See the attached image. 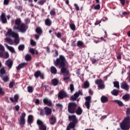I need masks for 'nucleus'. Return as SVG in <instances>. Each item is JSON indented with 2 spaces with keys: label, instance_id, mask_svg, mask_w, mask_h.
<instances>
[{
  "label": "nucleus",
  "instance_id": "1a4fd4ad",
  "mask_svg": "<svg viewBox=\"0 0 130 130\" xmlns=\"http://www.w3.org/2000/svg\"><path fill=\"white\" fill-rule=\"evenodd\" d=\"M80 95H83L82 91L79 90L77 92H76L73 95H72L70 98L71 101H76L77 98H79Z\"/></svg>",
  "mask_w": 130,
  "mask_h": 130
},
{
  "label": "nucleus",
  "instance_id": "69168bd1",
  "mask_svg": "<svg viewBox=\"0 0 130 130\" xmlns=\"http://www.w3.org/2000/svg\"><path fill=\"white\" fill-rule=\"evenodd\" d=\"M39 103H40V101L39 100V99H37L36 100L35 104H36L37 105H39Z\"/></svg>",
  "mask_w": 130,
  "mask_h": 130
},
{
  "label": "nucleus",
  "instance_id": "e2e57ef3",
  "mask_svg": "<svg viewBox=\"0 0 130 130\" xmlns=\"http://www.w3.org/2000/svg\"><path fill=\"white\" fill-rule=\"evenodd\" d=\"M56 106L58 107V108H62V105L60 104H56Z\"/></svg>",
  "mask_w": 130,
  "mask_h": 130
},
{
  "label": "nucleus",
  "instance_id": "0eeeda50",
  "mask_svg": "<svg viewBox=\"0 0 130 130\" xmlns=\"http://www.w3.org/2000/svg\"><path fill=\"white\" fill-rule=\"evenodd\" d=\"M77 106L78 105L76 103H69L68 104V112L71 114L75 113V112H76V109H77Z\"/></svg>",
  "mask_w": 130,
  "mask_h": 130
},
{
  "label": "nucleus",
  "instance_id": "0e129e2a",
  "mask_svg": "<svg viewBox=\"0 0 130 130\" xmlns=\"http://www.w3.org/2000/svg\"><path fill=\"white\" fill-rule=\"evenodd\" d=\"M15 9L18 10V11H21V10H22V7H21L20 6H16L15 7Z\"/></svg>",
  "mask_w": 130,
  "mask_h": 130
},
{
  "label": "nucleus",
  "instance_id": "412c9836",
  "mask_svg": "<svg viewBox=\"0 0 130 130\" xmlns=\"http://www.w3.org/2000/svg\"><path fill=\"white\" fill-rule=\"evenodd\" d=\"M50 123L52 125H53L56 123V118H55V116H52L50 117Z\"/></svg>",
  "mask_w": 130,
  "mask_h": 130
},
{
  "label": "nucleus",
  "instance_id": "ddd939ff",
  "mask_svg": "<svg viewBox=\"0 0 130 130\" xmlns=\"http://www.w3.org/2000/svg\"><path fill=\"white\" fill-rule=\"evenodd\" d=\"M34 77L36 79H38V78H40L42 80H44V74L41 73L40 71H36L34 74Z\"/></svg>",
  "mask_w": 130,
  "mask_h": 130
},
{
  "label": "nucleus",
  "instance_id": "9d476101",
  "mask_svg": "<svg viewBox=\"0 0 130 130\" xmlns=\"http://www.w3.org/2000/svg\"><path fill=\"white\" fill-rule=\"evenodd\" d=\"M25 117H26V113H22L20 117L19 124L20 125H25V124L26 123V119H25Z\"/></svg>",
  "mask_w": 130,
  "mask_h": 130
},
{
  "label": "nucleus",
  "instance_id": "b1692460",
  "mask_svg": "<svg viewBox=\"0 0 130 130\" xmlns=\"http://www.w3.org/2000/svg\"><path fill=\"white\" fill-rule=\"evenodd\" d=\"M27 66V63H21L18 65V67H16V69L17 70V71H19V70H21V69H23V68H25Z\"/></svg>",
  "mask_w": 130,
  "mask_h": 130
},
{
  "label": "nucleus",
  "instance_id": "f704fd0d",
  "mask_svg": "<svg viewBox=\"0 0 130 130\" xmlns=\"http://www.w3.org/2000/svg\"><path fill=\"white\" fill-rule=\"evenodd\" d=\"M129 98L130 96L128 93L122 96V99H123V100H126V101H128V100H129Z\"/></svg>",
  "mask_w": 130,
  "mask_h": 130
},
{
  "label": "nucleus",
  "instance_id": "2eb2a0df",
  "mask_svg": "<svg viewBox=\"0 0 130 130\" xmlns=\"http://www.w3.org/2000/svg\"><path fill=\"white\" fill-rule=\"evenodd\" d=\"M43 103L49 107H51L52 106V102L50 100H48L47 98H45L43 99Z\"/></svg>",
  "mask_w": 130,
  "mask_h": 130
},
{
  "label": "nucleus",
  "instance_id": "58836bf2",
  "mask_svg": "<svg viewBox=\"0 0 130 130\" xmlns=\"http://www.w3.org/2000/svg\"><path fill=\"white\" fill-rule=\"evenodd\" d=\"M114 87L117 88V89H119V82L118 81H114L113 82Z\"/></svg>",
  "mask_w": 130,
  "mask_h": 130
},
{
  "label": "nucleus",
  "instance_id": "603ef678",
  "mask_svg": "<svg viewBox=\"0 0 130 130\" xmlns=\"http://www.w3.org/2000/svg\"><path fill=\"white\" fill-rule=\"evenodd\" d=\"M18 100H19V95L18 94H15L14 95L15 102H18Z\"/></svg>",
  "mask_w": 130,
  "mask_h": 130
},
{
  "label": "nucleus",
  "instance_id": "f8f14e48",
  "mask_svg": "<svg viewBox=\"0 0 130 130\" xmlns=\"http://www.w3.org/2000/svg\"><path fill=\"white\" fill-rule=\"evenodd\" d=\"M68 97V94L64 90H60L58 93V99L60 100L64 99Z\"/></svg>",
  "mask_w": 130,
  "mask_h": 130
},
{
  "label": "nucleus",
  "instance_id": "4d7b16f0",
  "mask_svg": "<svg viewBox=\"0 0 130 130\" xmlns=\"http://www.w3.org/2000/svg\"><path fill=\"white\" fill-rule=\"evenodd\" d=\"M30 44L32 46H35L36 45V42L33 40H30Z\"/></svg>",
  "mask_w": 130,
  "mask_h": 130
},
{
  "label": "nucleus",
  "instance_id": "ea45409f",
  "mask_svg": "<svg viewBox=\"0 0 130 130\" xmlns=\"http://www.w3.org/2000/svg\"><path fill=\"white\" fill-rule=\"evenodd\" d=\"M14 86H15V81L13 80L9 83V88L12 89V88H14Z\"/></svg>",
  "mask_w": 130,
  "mask_h": 130
},
{
  "label": "nucleus",
  "instance_id": "052dcab7",
  "mask_svg": "<svg viewBox=\"0 0 130 130\" xmlns=\"http://www.w3.org/2000/svg\"><path fill=\"white\" fill-rule=\"evenodd\" d=\"M10 3V0H4V4L5 6H8Z\"/></svg>",
  "mask_w": 130,
  "mask_h": 130
},
{
  "label": "nucleus",
  "instance_id": "13d9d810",
  "mask_svg": "<svg viewBox=\"0 0 130 130\" xmlns=\"http://www.w3.org/2000/svg\"><path fill=\"white\" fill-rule=\"evenodd\" d=\"M29 52H30V53H31V54H35V50H34V49L31 48L29 49Z\"/></svg>",
  "mask_w": 130,
  "mask_h": 130
},
{
  "label": "nucleus",
  "instance_id": "4be33fe9",
  "mask_svg": "<svg viewBox=\"0 0 130 130\" xmlns=\"http://www.w3.org/2000/svg\"><path fill=\"white\" fill-rule=\"evenodd\" d=\"M5 53V47L3 45L0 44V57L4 56Z\"/></svg>",
  "mask_w": 130,
  "mask_h": 130
},
{
  "label": "nucleus",
  "instance_id": "c85d7f7f",
  "mask_svg": "<svg viewBox=\"0 0 130 130\" xmlns=\"http://www.w3.org/2000/svg\"><path fill=\"white\" fill-rule=\"evenodd\" d=\"M4 45L8 48V49H9V50H10V51H11V52H12L13 53H15V49H14L13 47L9 46L7 44H5Z\"/></svg>",
  "mask_w": 130,
  "mask_h": 130
},
{
  "label": "nucleus",
  "instance_id": "680f3d73",
  "mask_svg": "<svg viewBox=\"0 0 130 130\" xmlns=\"http://www.w3.org/2000/svg\"><path fill=\"white\" fill-rule=\"evenodd\" d=\"M122 6L125 5V0H119Z\"/></svg>",
  "mask_w": 130,
  "mask_h": 130
},
{
  "label": "nucleus",
  "instance_id": "338daca9",
  "mask_svg": "<svg viewBox=\"0 0 130 130\" xmlns=\"http://www.w3.org/2000/svg\"><path fill=\"white\" fill-rule=\"evenodd\" d=\"M15 109L16 110V111H19L20 109V106H19V105L15 106Z\"/></svg>",
  "mask_w": 130,
  "mask_h": 130
},
{
  "label": "nucleus",
  "instance_id": "4468645a",
  "mask_svg": "<svg viewBox=\"0 0 130 130\" xmlns=\"http://www.w3.org/2000/svg\"><path fill=\"white\" fill-rule=\"evenodd\" d=\"M86 102L84 103L85 106H86L87 109H90V105L91 103V96H88L85 98Z\"/></svg>",
  "mask_w": 130,
  "mask_h": 130
},
{
  "label": "nucleus",
  "instance_id": "7c9ffc66",
  "mask_svg": "<svg viewBox=\"0 0 130 130\" xmlns=\"http://www.w3.org/2000/svg\"><path fill=\"white\" fill-rule=\"evenodd\" d=\"M89 87H90V83H89V81H86L83 84V88L84 89H88Z\"/></svg>",
  "mask_w": 130,
  "mask_h": 130
},
{
  "label": "nucleus",
  "instance_id": "774afa93",
  "mask_svg": "<svg viewBox=\"0 0 130 130\" xmlns=\"http://www.w3.org/2000/svg\"><path fill=\"white\" fill-rule=\"evenodd\" d=\"M101 23V20H98L95 22L94 25H99V24H100Z\"/></svg>",
  "mask_w": 130,
  "mask_h": 130
},
{
  "label": "nucleus",
  "instance_id": "4c0bfd02",
  "mask_svg": "<svg viewBox=\"0 0 130 130\" xmlns=\"http://www.w3.org/2000/svg\"><path fill=\"white\" fill-rule=\"evenodd\" d=\"M114 102H115V103H117V104H118V105H119L120 107L123 106V103H122V102L119 100H115Z\"/></svg>",
  "mask_w": 130,
  "mask_h": 130
},
{
  "label": "nucleus",
  "instance_id": "72a5a7b5",
  "mask_svg": "<svg viewBox=\"0 0 130 130\" xmlns=\"http://www.w3.org/2000/svg\"><path fill=\"white\" fill-rule=\"evenodd\" d=\"M51 81L53 86H57L58 84V80H57V79L54 78L52 79Z\"/></svg>",
  "mask_w": 130,
  "mask_h": 130
},
{
  "label": "nucleus",
  "instance_id": "393cba45",
  "mask_svg": "<svg viewBox=\"0 0 130 130\" xmlns=\"http://www.w3.org/2000/svg\"><path fill=\"white\" fill-rule=\"evenodd\" d=\"M101 101L102 103H107L108 102V98L105 95H102L101 98Z\"/></svg>",
  "mask_w": 130,
  "mask_h": 130
},
{
  "label": "nucleus",
  "instance_id": "5fc2aeb1",
  "mask_svg": "<svg viewBox=\"0 0 130 130\" xmlns=\"http://www.w3.org/2000/svg\"><path fill=\"white\" fill-rule=\"evenodd\" d=\"M74 7H75V9L77 12L80 11V7H79V6H78V4H75Z\"/></svg>",
  "mask_w": 130,
  "mask_h": 130
},
{
  "label": "nucleus",
  "instance_id": "e433bc0d",
  "mask_svg": "<svg viewBox=\"0 0 130 130\" xmlns=\"http://www.w3.org/2000/svg\"><path fill=\"white\" fill-rule=\"evenodd\" d=\"M1 78L3 80V81H4V82H5V83H7V82L9 81V80H10V78H9V76H3V77Z\"/></svg>",
  "mask_w": 130,
  "mask_h": 130
},
{
  "label": "nucleus",
  "instance_id": "f3484780",
  "mask_svg": "<svg viewBox=\"0 0 130 130\" xmlns=\"http://www.w3.org/2000/svg\"><path fill=\"white\" fill-rule=\"evenodd\" d=\"M0 20L2 21L3 24H6L7 22V17H6V13H2L0 16Z\"/></svg>",
  "mask_w": 130,
  "mask_h": 130
},
{
  "label": "nucleus",
  "instance_id": "7ed1b4c3",
  "mask_svg": "<svg viewBox=\"0 0 130 130\" xmlns=\"http://www.w3.org/2000/svg\"><path fill=\"white\" fill-rule=\"evenodd\" d=\"M69 120L70 122L68 125V126L67 127L66 130H71L72 128H73V130H76L75 129V127H76V124L79 122V121L78 120V119L77 118V116L75 115H69L68 116Z\"/></svg>",
  "mask_w": 130,
  "mask_h": 130
},
{
  "label": "nucleus",
  "instance_id": "bb28decb",
  "mask_svg": "<svg viewBox=\"0 0 130 130\" xmlns=\"http://www.w3.org/2000/svg\"><path fill=\"white\" fill-rule=\"evenodd\" d=\"M45 24L46 26H48L49 27H50L51 26V24H52V22H51L50 19L47 18L45 21Z\"/></svg>",
  "mask_w": 130,
  "mask_h": 130
},
{
  "label": "nucleus",
  "instance_id": "c9c22d12",
  "mask_svg": "<svg viewBox=\"0 0 130 130\" xmlns=\"http://www.w3.org/2000/svg\"><path fill=\"white\" fill-rule=\"evenodd\" d=\"M119 93V91L116 89H113V91H111V94L113 95V96H117Z\"/></svg>",
  "mask_w": 130,
  "mask_h": 130
},
{
  "label": "nucleus",
  "instance_id": "cd10ccee",
  "mask_svg": "<svg viewBox=\"0 0 130 130\" xmlns=\"http://www.w3.org/2000/svg\"><path fill=\"white\" fill-rule=\"evenodd\" d=\"M77 46L78 47H79V48H81V47H84L85 46V44H84V42L82 41H78L77 43Z\"/></svg>",
  "mask_w": 130,
  "mask_h": 130
},
{
  "label": "nucleus",
  "instance_id": "473e14b6",
  "mask_svg": "<svg viewBox=\"0 0 130 130\" xmlns=\"http://www.w3.org/2000/svg\"><path fill=\"white\" fill-rule=\"evenodd\" d=\"M6 41H7V42H8V43H9V44H10V45H13V44H14V42H13V41L12 40V39L10 38H6L5 39Z\"/></svg>",
  "mask_w": 130,
  "mask_h": 130
},
{
  "label": "nucleus",
  "instance_id": "864d4df0",
  "mask_svg": "<svg viewBox=\"0 0 130 130\" xmlns=\"http://www.w3.org/2000/svg\"><path fill=\"white\" fill-rule=\"evenodd\" d=\"M100 4H98L95 6L94 7V10H100Z\"/></svg>",
  "mask_w": 130,
  "mask_h": 130
},
{
  "label": "nucleus",
  "instance_id": "20e7f679",
  "mask_svg": "<svg viewBox=\"0 0 130 130\" xmlns=\"http://www.w3.org/2000/svg\"><path fill=\"white\" fill-rule=\"evenodd\" d=\"M120 128L122 130H129L130 128V116H127L120 123Z\"/></svg>",
  "mask_w": 130,
  "mask_h": 130
},
{
  "label": "nucleus",
  "instance_id": "6e6d98bb",
  "mask_svg": "<svg viewBox=\"0 0 130 130\" xmlns=\"http://www.w3.org/2000/svg\"><path fill=\"white\" fill-rule=\"evenodd\" d=\"M126 114L127 116H129V115H130V108H127Z\"/></svg>",
  "mask_w": 130,
  "mask_h": 130
},
{
  "label": "nucleus",
  "instance_id": "a211bd4d",
  "mask_svg": "<svg viewBox=\"0 0 130 130\" xmlns=\"http://www.w3.org/2000/svg\"><path fill=\"white\" fill-rule=\"evenodd\" d=\"M121 89H124V90H125L126 91H128V90H129V86L125 82H122L121 84Z\"/></svg>",
  "mask_w": 130,
  "mask_h": 130
},
{
  "label": "nucleus",
  "instance_id": "de8ad7c7",
  "mask_svg": "<svg viewBox=\"0 0 130 130\" xmlns=\"http://www.w3.org/2000/svg\"><path fill=\"white\" fill-rule=\"evenodd\" d=\"M4 55H3V56L5 58L7 59V58H9L10 55L9 54V52H6L5 53H4Z\"/></svg>",
  "mask_w": 130,
  "mask_h": 130
},
{
  "label": "nucleus",
  "instance_id": "c756f323",
  "mask_svg": "<svg viewBox=\"0 0 130 130\" xmlns=\"http://www.w3.org/2000/svg\"><path fill=\"white\" fill-rule=\"evenodd\" d=\"M36 33H37V34H39V35L42 34V28H41V27H37V28L36 29Z\"/></svg>",
  "mask_w": 130,
  "mask_h": 130
},
{
  "label": "nucleus",
  "instance_id": "f03ea898",
  "mask_svg": "<svg viewBox=\"0 0 130 130\" xmlns=\"http://www.w3.org/2000/svg\"><path fill=\"white\" fill-rule=\"evenodd\" d=\"M22 20L20 18H17L15 20V24L13 29L14 30H19L21 33H25L28 29V26L25 23H21Z\"/></svg>",
  "mask_w": 130,
  "mask_h": 130
},
{
  "label": "nucleus",
  "instance_id": "dca6fc26",
  "mask_svg": "<svg viewBox=\"0 0 130 130\" xmlns=\"http://www.w3.org/2000/svg\"><path fill=\"white\" fill-rule=\"evenodd\" d=\"M13 60L11 59H9L7 60L5 62V65L9 68V69L10 70V69H12L13 67Z\"/></svg>",
  "mask_w": 130,
  "mask_h": 130
},
{
  "label": "nucleus",
  "instance_id": "f257e3e1",
  "mask_svg": "<svg viewBox=\"0 0 130 130\" xmlns=\"http://www.w3.org/2000/svg\"><path fill=\"white\" fill-rule=\"evenodd\" d=\"M55 67H59L61 68V73L62 74H65L66 75H69L70 71L67 70V59L66 57L62 55H60L59 57L57 58L56 60L53 61Z\"/></svg>",
  "mask_w": 130,
  "mask_h": 130
},
{
  "label": "nucleus",
  "instance_id": "a18cd8bd",
  "mask_svg": "<svg viewBox=\"0 0 130 130\" xmlns=\"http://www.w3.org/2000/svg\"><path fill=\"white\" fill-rule=\"evenodd\" d=\"M45 2H46V0H40L38 2V5H40V6H43L45 3Z\"/></svg>",
  "mask_w": 130,
  "mask_h": 130
},
{
  "label": "nucleus",
  "instance_id": "a878e982",
  "mask_svg": "<svg viewBox=\"0 0 130 130\" xmlns=\"http://www.w3.org/2000/svg\"><path fill=\"white\" fill-rule=\"evenodd\" d=\"M50 72L51 74H53V75H56V74H57V70L54 66L51 67Z\"/></svg>",
  "mask_w": 130,
  "mask_h": 130
},
{
  "label": "nucleus",
  "instance_id": "a19ab883",
  "mask_svg": "<svg viewBox=\"0 0 130 130\" xmlns=\"http://www.w3.org/2000/svg\"><path fill=\"white\" fill-rule=\"evenodd\" d=\"M70 27L71 29V30H73V31H75L76 30V25L74 23H71L70 24Z\"/></svg>",
  "mask_w": 130,
  "mask_h": 130
},
{
  "label": "nucleus",
  "instance_id": "79ce46f5",
  "mask_svg": "<svg viewBox=\"0 0 130 130\" xmlns=\"http://www.w3.org/2000/svg\"><path fill=\"white\" fill-rule=\"evenodd\" d=\"M18 49L19 50H20V51H23V50L24 49H25V45H20L18 46Z\"/></svg>",
  "mask_w": 130,
  "mask_h": 130
},
{
  "label": "nucleus",
  "instance_id": "37998d69",
  "mask_svg": "<svg viewBox=\"0 0 130 130\" xmlns=\"http://www.w3.org/2000/svg\"><path fill=\"white\" fill-rule=\"evenodd\" d=\"M55 9H52L50 12V15L51 16H55Z\"/></svg>",
  "mask_w": 130,
  "mask_h": 130
},
{
  "label": "nucleus",
  "instance_id": "aec40b11",
  "mask_svg": "<svg viewBox=\"0 0 130 130\" xmlns=\"http://www.w3.org/2000/svg\"><path fill=\"white\" fill-rule=\"evenodd\" d=\"M34 117H33V115H28V118H27L28 124L31 125V123H33V121L34 120Z\"/></svg>",
  "mask_w": 130,
  "mask_h": 130
},
{
  "label": "nucleus",
  "instance_id": "8fccbe9b",
  "mask_svg": "<svg viewBox=\"0 0 130 130\" xmlns=\"http://www.w3.org/2000/svg\"><path fill=\"white\" fill-rule=\"evenodd\" d=\"M91 61H92L93 64H94V63H96V62H97L98 61V59L95 58V57H92L90 58Z\"/></svg>",
  "mask_w": 130,
  "mask_h": 130
},
{
  "label": "nucleus",
  "instance_id": "39448f33",
  "mask_svg": "<svg viewBox=\"0 0 130 130\" xmlns=\"http://www.w3.org/2000/svg\"><path fill=\"white\" fill-rule=\"evenodd\" d=\"M6 36H12L14 39V42L16 44H19L20 42V40L19 38V35L17 34V32H15V31H13L12 28H9L6 34Z\"/></svg>",
  "mask_w": 130,
  "mask_h": 130
},
{
  "label": "nucleus",
  "instance_id": "09e8293b",
  "mask_svg": "<svg viewBox=\"0 0 130 130\" xmlns=\"http://www.w3.org/2000/svg\"><path fill=\"white\" fill-rule=\"evenodd\" d=\"M27 90L29 93H32L33 92V86H28Z\"/></svg>",
  "mask_w": 130,
  "mask_h": 130
},
{
  "label": "nucleus",
  "instance_id": "9b49d317",
  "mask_svg": "<svg viewBox=\"0 0 130 130\" xmlns=\"http://www.w3.org/2000/svg\"><path fill=\"white\" fill-rule=\"evenodd\" d=\"M95 83L96 85H98L99 89H104L105 85H104V82L102 79H98L95 80Z\"/></svg>",
  "mask_w": 130,
  "mask_h": 130
},
{
  "label": "nucleus",
  "instance_id": "423d86ee",
  "mask_svg": "<svg viewBox=\"0 0 130 130\" xmlns=\"http://www.w3.org/2000/svg\"><path fill=\"white\" fill-rule=\"evenodd\" d=\"M51 113H52L51 108L48 107H45L44 110H40V115H41V116H44V115L48 116V115H51Z\"/></svg>",
  "mask_w": 130,
  "mask_h": 130
},
{
  "label": "nucleus",
  "instance_id": "bf43d9fd",
  "mask_svg": "<svg viewBox=\"0 0 130 130\" xmlns=\"http://www.w3.org/2000/svg\"><path fill=\"white\" fill-rule=\"evenodd\" d=\"M70 79H71L70 76H66L63 78V81H68L69 80H70Z\"/></svg>",
  "mask_w": 130,
  "mask_h": 130
},
{
  "label": "nucleus",
  "instance_id": "5701e85b",
  "mask_svg": "<svg viewBox=\"0 0 130 130\" xmlns=\"http://www.w3.org/2000/svg\"><path fill=\"white\" fill-rule=\"evenodd\" d=\"M75 113H76L77 115H81L83 113V109L80 107H78L77 109L75 110Z\"/></svg>",
  "mask_w": 130,
  "mask_h": 130
},
{
  "label": "nucleus",
  "instance_id": "49530a36",
  "mask_svg": "<svg viewBox=\"0 0 130 130\" xmlns=\"http://www.w3.org/2000/svg\"><path fill=\"white\" fill-rule=\"evenodd\" d=\"M5 95V90H4V88H3V87L0 85V95Z\"/></svg>",
  "mask_w": 130,
  "mask_h": 130
},
{
  "label": "nucleus",
  "instance_id": "2f4dec72",
  "mask_svg": "<svg viewBox=\"0 0 130 130\" xmlns=\"http://www.w3.org/2000/svg\"><path fill=\"white\" fill-rule=\"evenodd\" d=\"M25 60H26V61H30V60H31V59H32V56H31V55H30L29 54H27L25 55Z\"/></svg>",
  "mask_w": 130,
  "mask_h": 130
},
{
  "label": "nucleus",
  "instance_id": "6e6552de",
  "mask_svg": "<svg viewBox=\"0 0 130 130\" xmlns=\"http://www.w3.org/2000/svg\"><path fill=\"white\" fill-rule=\"evenodd\" d=\"M37 123L39 125V128L40 130H47V127H46V124H44L43 121L40 119H38L37 121Z\"/></svg>",
  "mask_w": 130,
  "mask_h": 130
},
{
  "label": "nucleus",
  "instance_id": "3c124183",
  "mask_svg": "<svg viewBox=\"0 0 130 130\" xmlns=\"http://www.w3.org/2000/svg\"><path fill=\"white\" fill-rule=\"evenodd\" d=\"M55 35L56 36L57 38H59V39L61 38V32H58L57 34L55 33Z\"/></svg>",
  "mask_w": 130,
  "mask_h": 130
},
{
  "label": "nucleus",
  "instance_id": "6ab92c4d",
  "mask_svg": "<svg viewBox=\"0 0 130 130\" xmlns=\"http://www.w3.org/2000/svg\"><path fill=\"white\" fill-rule=\"evenodd\" d=\"M7 75V71H6V68L3 67L0 69V77H3V76Z\"/></svg>",
  "mask_w": 130,
  "mask_h": 130
},
{
  "label": "nucleus",
  "instance_id": "c03bdc74",
  "mask_svg": "<svg viewBox=\"0 0 130 130\" xmlns=\"http://www.w3.org/2000/svg\"><path fill=\"white\" fill-rule=\"evenodd\" d=\"M70 89L71 92V93H73L74 91H75V87H74V84H71L70 85Z\"/></svg>",
  "mask_w": 130,
  "mask_h": 130
}]
</instances>
